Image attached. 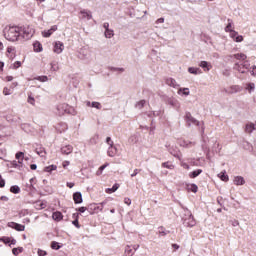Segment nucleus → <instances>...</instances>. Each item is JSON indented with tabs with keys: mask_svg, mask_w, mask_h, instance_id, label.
I'll list each match as a JSON object with an SVG mask.
<instances>
[{
	"mask_svg": "<svg viewBox=\"0 0 256 256\" xmlns=\"http://www.w3.org/2000/svg\"><path fill=\"white\" fill-rule=\"evenodd\" d=\"M3 34L7 41H19L21 37L19 26H6L3 30Z\"/></svg>",
	"mask_w": 256,
	"mask_h": 256,
	"instance_id": "f257e3e1",
	"label": "nucleus"
},
{
	"mask_svg": "<svg viewBox=\"0 0 256 256\" xmlns=\"http://www.w3.org/2000/svg\"><path fill=\"white\" fill-rule=\"evenodd\" d=\"M65 113H67L68 115H75V108L65 103L59 104L56 107V114L61 117L62 115H65Z\"/></svg>",
	"mask_w": 256,
	"mask_h": 256,
	"instance_id": "f03ea898",
	"label": "nucleus"
},
{
	"mask_svg": "<svg viewBox=\"0 0 256 256\" xmlns=\"http://www.w3.org/2000/svg\"><path fill=\"white\" fill-rule=\"evenodd\" d=\"M182 220L183 225L185 227H195L196 225L195 218H193V214H191V211H189V209L187 208H184V216Z\"/></svg>",
	"mask_w": 256,
	"mask_h": 256,
	"instance_id": "7ed1b4c3",
	"label": "nucleus"
},
{
	"mask_svg": "<svg viewBox=\"0 0 256 256\" xmlns=\"http://www.w3.org/2000/svg\"><path fill=\"white\" fill-rule=\"evenodd\" d=\"M19 29H20V37H22V39H25L26 41L31 39V37L35 35V30L31 26H22V27H19Z\"/></svg>",
	"mask_w": 256,
	"mask_h": 256,
	"instance_id": "20e7f679",
	"label": "nucleus"
},
{
	"mask_svg": "<svg viewBox=\"0 0 256 256\" xmlns=\"http://www.w3.org/2000/svg\"><path fill=\"white\" fill-rule=\"evenodd\" d=\"M249 67H250L249 62L244 61L241 64L235 63L233 69H235V71H238L239 73L245 74V73H247L246 69H249Z\"/></svg>",
	"mask_w": 256,
	"mask_h": 256,
	"instance_id": "39448f33",
	"label": "nucleus"
},
{
	"mask_svg": "<svg viewBox=\"0 0 256 256\" xmlns=\"http://www.w3.org/2000/svg\"><path fill=\"white\" fill-rule=\"evenodd\" d=\"M185 121H186L188 127H191V125H197V127H199V125H200L199 121H197V119L193 118V116L190 114V112H186Z\"/></svg>",
	"mask_w": 256,
	"mask_h": 256,
	"instance_id": "423d86ee",
	"label": "nucleus"
},
{
	"mask_svg": "<svg viewBox=\"0 0 256 256\" xmlns=\"http://www.w3.org/2000/svg\"><path fill=\"white\" fill-rule=\"evenodd\" d=\"M7 227L15 229V231H25V225L16 222H8Z\"/></svg>",
	"mask_w": 256,
	"mask_h": 256,
	"instance_id": "0eeeda50",
	"label": "nucleus"
},
{
	"mask_svg": "<svg viewBox=\"0 0 256 256\" xmlns=\"http://www.w3.org/2000/svg\"><path fill=\"white\" fill-rule=\"evenodd\" d=\"M225 92L228 93L229 95H233V93H239L241 92V86L232 85L228 89H226Z\"/></svg>",
	"mask_w": 256,
	"mask_h": 256,
	"instance_id": "6e6552de",
	"label": "nucleus"
},
{
	"mask_svg": "<svg viewBox=\"0 0 256 256\" xmlns=\"http://www.w3.org/2000/svg\"><path fill=\"white\" fill-rule=\"evenodd\" d=\"M63 49H65V46L63 45V42L58 41V42L55 43L54 53H57L59 55V53H63Z\"/></svg>",
	"mask_w": 256,
	"mask_h": 256,
	"instance_id": "1a4fd4ad",
	"label": "nucleus"
},
{
	"mask_svg": "<svg viewBox=\"0 0 256 256\" xmlns=\"http://www.w3.org/2000/svg\"><path fill=\"white\" fill-rule=\"evenodd\" d=\"M73 199H74V203H76V205L83 203V195L81 194V192H75L73 194Z\"/></svg>",
	"mask_w": 256,
	"mask_h": 256,
	"instance_id": "9d476101",
	"label": "nucleus"
},
{
	"mask_svg": "<svg viewBox=\"0 0 256 256\" xmlns=\"http://www.w3.org/2000/svg\"><path fill=\"white\" fill-rule=\"evenodd\" d=\"M73 153V146L71 145H66L61 148V154L62 155H71Z\"/></svg>",
	"mask_w": 256,
	"mask_h": 256,
	"instance_id": "9b49d317",
	"label": "nucleus"
},
{
	"mask_svg": "<svg viewBox=\"0 0 256 256\" xmlns=\"http://www.w3.org/2000/svg\"><path fill=\"white\" fill-rule=\"evenodd\" d=\"M57 31V25L52 26L49 30H44L42 32L43 37H49L50 35H53Z\"/></svg>",
	"mask_w": 256,
	"mask_h": 256,
	"instance_id": "f8f14e48",
	"label": "nucleus"
},
{
	"mask_svg": "<svg viewBox=\"0 0 256 256\" xmlns=\"http://www.w3.org/2000/svg\"><path fill=\"white\" fill-rule=\"evenodd\" d=\"M199 67L204 69V71H211V68L213 66L211 65V63H209L207 61H201L200 64H199Z\"/></svg>",
	"mask_w": 256,
	"mask_h": 256,
	"instance_id": "ddd939ff",
	"label": "nucleus"
},
{
	"mask_svg": "<svg viewBox=\"0 0 256 256\" xmlns=\"http://www.w3.org/2000/svg\"><path fill=\"white\" fill-rule=\"evenodd\" d=\"M80 13L82 15V19H87L88 21H90V19H93V15L91 14V11L82 10L80 11Z\"/></svg>",
	"mask_w": 256,
	"mask_h": 256,
	"instance_id": "4468645a",
	"label": "nucleus"
},
{
	"mask_svg": "<svg viewBox=\"0 0 256 256\" xmlns=\"http://www.w3.org/2000/svg\"><path fill=\"white\" fill-rule=\"evenodd\" d=\"M255 129H256L255 124H253V123L246 124L245 133L251 134V133H253V131H255Z\"/></svg>",
	"mask_w": 256,
	"mask_h": 256,
	"instance_id": "2eb2a0df",
	"label": "nucleus"
},
{
	"mask_svg": "<svg viewBox=\"0 0 256 256\" xmlns=\"http://www.w3.org/2000/svg\"><path fill=\"white\" fill-rule=\"evenodd\" d=\"M245 183V178L243 176H236L234 178V185H243Z\"/></svg>",
	"mask_w": 256,
	"mask_h": 256,
	"instance_id": "dca6fc26",
	"label": "nucleus"
},
{
	"mask_svg": "<svg viewBox=\"0 0 256 256\" xmlns=\"http://www.w3.org/2000/svg\"><path fill=\"white\" fill-rule=\"evenodd\" d=\"M108 156L109 157H115V155H117V148L115 146H110L108 148Z\"/></svg>",
	"mask_w": 256,
	"mask_h": 256,
	"instance_id": "f3484780",
	"label": "nucleus"
},
{
	"mask_svg": "<svg viewBox=\"0 0 256 256\" xmlns=\"http://www.w3.org/2000/svg\"><path fill=\"white\" fill-rule=\"evenodd\" d=\"M33 47L36 53H41V51H43V45H41L38 41L34 42Z\"/></svg>",
	"mask_w": 256,
	"mask_h": 256,
	"instance_id": "a211bd4d",
	"label": "nucleus"
},
{
	"mask_svg": "<svg viewBox=\"0 0 256 256\" xmlns=\"http://www.w3.org/2000/svg\"><path fill=\"white\" fill-rule=\"evenodd\" d=\"M125 256H133L135 255V250H133V248H131V246L127 245L125 247Z\"/></svg>",
	"mask_w": 256,
	"mask_h": 256,
	"instance_id": "6ab92c4d",
	"label": "nucleus"
},
{
	"mask_svg": "<svg viewBox=\"0 0 256 256\" xmlns=\"http://www.w3.org/2000/svg\"><path fill=\"white\" fill-rule=\"evenodd\" d=\"M200 173H203V170L201 169L194 170L193 172L189 173V177L190 179H195L196 177H199Z\"/></svg>",
	"mask_w": 256,
	"mask_h": 256,
	"instance_id": "aec40b11",
	"label": "nucleus"
},
{
	"mask_svg": "<svg viewBox=\"0 0 256 256\" xmlns=\"http://www.w3.org/2000/svg\"><path fill=\"white\" fill-rule=\"evenodd\" d=\"M52 219H54V221H61V219H63V214L59 211L54 212L52 214Z\"/></svg>",
	"mask_w": 256,
	"mask_h": 256,
	"instance_id": "412c9836",
	"label": "nucleus"
},
{
	"mask_svg": "<svg viewBox=\"0 0 256 256\" xmlns=\"http://www.w3.org/2000/svg\"><path fill=\"white\" fill-rule=\"evenodd\" d=\"M104 35H105L106 39H112V37L115 36V33L113 32L112 29H107V30H105Z\"/></svg>",
	"mask_w": 256,
	"mask_h": 256,
	"instance_id": "4be33fe9",
	"label": "nucleus"
},
{
	"mask_svg": "<svg viewBox=\"0 0 256 256\" xmlns=\"http://www.w3.org/2000/svg\"><path fill=\"white\" fill-rule=\"evenodd\" d=\"M119 187H120V185L116 183L112 186V188H107L106 193H108V194L115 193V191H117V189H119Z\"/></svg>",
	"mask_w": 256,
	"mask_h": 256,
	"instance_id": "5701e85b",
	"label": "nucleus"
},
{
	"mask_svg": "<svg viewBox=\"0 0 256 256\" xmlns=\"http://www.w3.org/2000/svg\"><path fill=\"white\" fill-rule=\"evenodd\" d=\"M219 179H221V181H224L225 183H227V181H229V175H226V172H221L220 174H218Z\"/></svg>",
	"mask_w": 256,
	"mask_h": 256,
	"instance_id": "b1692460",
	"label": "nucleus"
},
{
	"mask_svg": "<svg viewBox=\"0 0 256 256\" xmlns=\"http://www.w3.org/2000/svg\"><path fill=\"white\" fill-rule=\"evenodd\" d=\"M10 193H14V195H17V194L21 193V188H19V186H17V185L11 186Z\"/></svg>",
	"mask_w": 256,
	"mask_h": 256,
	"instance_id": "393cba45",
	"label": "nucleus"
},
{
	"mask_svg": "<svg viewBox=\"0 0 256 256\" xmlns=\"http://www.w3.org/2000/svg\"><path fill=\"white\" fill-rule=\"evenodd\" d=\"M234 59H237L238 61H245V59H247V55L243 54V53H239V54H234L233 55Z\"/></svg>",
	"mask_w": 256,
	"mask_h": 256,
	"instance_id": "a878e982",
	"label": "nucleus"
},
{
	"mask_svg": "<svg viewBox=\"0 0 256 256\" xmlns=\"http://www.w3.org/2000/svg\"><path fill=\"white\" fill-rule=\"evenodd\" d=\"M166 84H168L169 87H177V82L173 78H167Z\"/></svg>",
	"mask_w": 256,
	"mask_h": 256,
	"instance_id": "bb28decb",
	"label": "nucleus"
},
{
	"mask_svg": "<svg viewBox=\"0 0 256 256\" xmlns=\"http://www.w3.org/2000/svg\"><path fill=\"white\" fill-rule=\"evenodd\" d=\"M188 73H191L192 75H197L198 73H201V69L195 68V67H189Z\"/></svg>",
	"mask_w": 256,
	"mask_h": 256,
	"instance_id": "cd10ccee",
	"label": "nucleus"
},
{
	"mask_svg": "<svg viewBox=\"0 0 256 256\" xmlns=\"http://www.w3.org/2000/svg\"><path fill=\"white\" fill-rule=\"evenodd\" d=\"M232 27H233V20L228 19V24L225 27L226 33H231V31H233V29H231Z\"/></svg>",
	"mask_w": 256,
	"mask_h": 256,
	"instance_id": "c85d7f7f",
	"label": "nucleus"
},
{
	"mask_svg": "<svg viewBox=\"0 0 256 256\" xmlns=\"http://www.w3.org/2000/svg\"><path fill=\"white\" fill-rule=\"evenodd\" d=\"M56 170H57V165H50L44 168V171L46 173H51L52 171H56Z\"/></svg>",
	"mask_w": 256,
	"mask_h": 256,
	"instance_id": "c756f323",
	"label": "nucleus"
},
{
	"mask_svg": "<svg viewBox=\"0 0 256 256\" xmlns=\"http://www.w3.org/2000/svg\"><path fill=\"white\" fill-rule=\"evenodd\" d=\"M168 105H171L172 107H178L179 102H177V100L175 98H169Z\"/></svg>",
	"mask_w": 256,
	"mask_h": 256,
	"instance_id": "7c9ffc66",
	"label": "nucleus"
},
{
	"mask_svg": "<svg viewBox=\"0 0 256 256\" xmlns=\"http://www.w3.org/2000/svg\"><path fill=\"white\" fill-rule=\"evenodd\" d=\"M246 89L249 93H253V91H255V83L246 84Z\"/></svg>",
	"mask_w": 256,
	"mask_h": 256,
	"instance_id": "2f4dec72",
	"label": "nucleus"
},
{
	"mask_svg": "<svg viewBox=\"0 0 256 256\" xmlns=\"http://www.w3.org/2000/svg\"><path fill=\"white\" fill-rule=\"evenodd\" d=\"M181 93H182V95H185L187 97L190 93L189 88H180L178 90V95H181Z\"/></svg>",
	"mask_w": 256,
	"mask_h": 256,
	"instance_id": "473e14b6",
	"label": "nucleus"
},
{
	"mask_svg": "<svg viewBox=\"0 0 256 256\" xmlns=\"http://www.w3.org/2000/svg\"><path fill=\"white\" fill-rule=\"evenodd\" d=\"M0 241H2L4 245H9L11 243V238L7 236H3V237H0Z\"/></svg>",
	"mask_w": 256,
	"mask_h": 256,
	"instance_id": "72a5a7b5",
	"label": "nucleus"
},
{
	"mask_svg": "<svg viewBox=\"0 0 256 256\" xmlns=\"http://www.w3.org/2000/svg\"><path fill=\"white\" fill-rule=\"evenodd\" d=\"M36 153H37V155H39L40 157H45V154H46L45 148H42V147L36 148Z\"/></svg>",
	"mask_w": 256,
	"mask_h": 256,
	"instance_id": "f704fd0d",
	"label": "nucleus"
},
{
	"mask_svg": "<svg viewBox=\"0 0 256 256\" xmlns=\"http://www.w3.org/2000/svg\"><path fill=\"white\" fill-rule=\"evenodd\" d=\"M51 249H55V251H59V249H61V245H59V242L52 241Z\"/></svg>",
	"mask_w": 256,
	"mask_h": 256,
	"instance_id": "c9c22d12",
	"label": "nucleus"
},
{
	"mask_svg": "<svg viewBox=\"0 0 256 256\" xmlns=\"http://www.w3.org/2000/svg\"><path fill=\"white\" fill-rule=\"evenodd\" d=\"M145 103H147L145 100H140L135 105L136 109H143V107H145Z\"/></svg>",
	"mask_w": 256,
	"mask_h": 256,
	"instance_id": "e433bc0d",
	"label": "nucleus"
},
{
	"mask_svg": "<svg viewBox=\"0 0 256 256\" xmlns=\"http://www.w3.org/2000/svg\"><path fill=\"white\" fill-rule=\"evenodd\" d=\"M12 253L15 256L19 255V253H23V247L13 248Z\"/></svg>",
	"mask_w": 256,
	"mask_h": 256,
	"instance_id": "4c0bfd02",
	"label": "nucleus"
},
{
	"mask_svg": "<svg viewBox=\"0 0 256 256\" xmlns=\"http://www.w3.org/2000/svg\"><path fill=\"white\" fill-rule=\"evenodd\" d=\"M162 167H164L165 169H175V166L169 162L162 163Z\"/></svg>",
	"mask_w": 256,
	"mask_h": 256,
	"instance_id": "58836bf2",
	"label": "nucleus"
},
{
	"mask_svg": "<svg viewBox=\"0 0 256 256\" xmlns=\"http://www.w3.org/2000/svg\"><path fill=\"white\" fill-rule=\"evenodd\" d=\"M188 189H189V191H192V193H197L199 187H197L196 184H192V185H190V187Z\"/></svg>",
	"mask_w": 256,
	"mask_h": 256,
	"instance_id": "ea45409f",
	"label": "nucleus"
},
{
	"mask_svg": "<svg viewBox=\"0 0 256 256\" xmlns=\"http://www.w3.org/2000/svg\"><path fill=\"white\" fill-rule=\"evenodd\" d=\"M3 94L4 95H12L13 94V90H11V88L5 87L3 89Z\"/></svg>",
	"mask_w": 256,
	"mask_h": 256,
	"instance_id": "a19ab883",
	"label": "nucleus"
},
{
	"mask_svg": "<svg viewBox=\"0 0 256 256\" xmlns=\"http://www.w3.org/2000/svg\"><path fill=\"white\" fill-rule=\"evenodd\" d=\"M36 79L37 81H41V83H46V81H49V78L47 76H39Z\"/></svg>",
	"mask_w": 256,
	"mask_h": 256,
	"instance_id": "79ce46f5",
	"label": "nucleus"
},
{
	"mask_svg": "<svg viewBox=\"0 0 256 256\" xmlns=\"http://www.w3.org/2000/svg\"><path fill=\"white\" fill-rule=\"evenodd\" d=\"M91 107H93L94 109H102L101 103L99 102H92Z\"/></svg>",
	"mask_w": 256,
	"mask_h": 256,
	"instance_id": "37998d69",
	"label": "nucleus"
},
{
	"mask_svg": "<svg viewBox=\"0 0 256 256\" xmlns=\"http://www.w3.org/2000/svg\"><path fill=\"white\" fill-rule=\"evenodd\" d=\"M109 70L110 71H119V73L125 72V68L110 67Z\"/></svg>",
	"mask_w": 256,
	"mask_h": 256,
	"instance_id": "c03bdc74",
	"label": "nucleus"
},
{
	"mask_svg": "<svg viewBox=\"0 0 256 256\" xmlns=\"http://www.w3.org/2000/svg\"><path fill=\"white\" fill-rule=\"evenodd\" d=\"M28 103H30V105H35V98L31 95L28 96Z\"/></svg>",
	"mask_w": 256,
	"mask_h": 256,
	"instance_id": "a18cd8bd",
	"label": "nucleus"
},
{
	"mask_svg": "<svg viewBox=\"0 0 256 256\" xmlns=\"http://www.w3.org/2000/svg\"><path fill=\"white\" fill-rule=\"evenodd\" d=\"M72 224L74 225V227H77V229H81V225H79V219H75Z\"/></svg>",
	"mask_w": 256,
	"mask_h": 256,
	"instance_id": "49530a36",
	"label": "nucleus"
},
{
	"mask_svg": "<svg viewBox=\"0 0 256 256\" xmlns=\"http://www.w3.org/2000/svg\"><path fill=\"white\" fill-rule=\"evenodd\" d=\"M230 36L235 40V38L238 36V33L235 30H230Z\"/></svg>",
	"mask_w": 256,
	"mask_h": 256,
	"instance_id": "de8ad7c7",
	"label": "nucleus"
},
{
	"mask_svg": "<svg viewBox=\"0 0 256 256\" xmlns=\"http://www.w3.org/2000/svg\"><path fill=\"white\" fill-rule=\"evenodd\" d=\"M51 70L52 71H58L59 70V66H57L56 63H51Z\"/></svg>",
	"mask_w": 256,
	"mask_h": 256,
	"instance_id": "09e8293b",
	"label": "nucleus"
},
{
	"mask_svg": "<svg viewBox=\"0 0 256 256\" xmlns=\"http://www.w3.org/2000/svg\"><path fill=\"white\" fill-rule=\"evenodd\" d=\"M60 127H62V129L60 130V133H63V131L67 130V124L66 123H60Z\"/></svg>",
	"mask_w": 256,
	"mask_h": 256,
	"instance_id": "8fccbe9b",
	"label": "nucleus"
},
{
	"mask_svg": "<svg viewBox=\"0 0 256 256\" xmlns=\"http://www.w3.org/2000/svg\"><path fill=\"white\" fill-rule=\"evenodd\" d=\"M19 67H21V61H16V62L13 64V69H19Z\"/></svg>",
	"mask_w": 256,
	"mask_h": 256,
	"instance_id": "3c124183",
	"label": "nucleus"
},
{
	"mask_svg": "<svg viewBox=\"0 0 256 256\" xmlns=\"http://www.w3.org/2000/svg\"><path fill=\"white\" fill-rule=\"evenodd\" d=\"M234 41H236V43H241L243 41V36L238 35L236 38H234Z\"/></svg>",
	"mask_w": 256,
	"mask_h": 256,
	"instance_id": "603ef678",
	"label": "nucleus"
},
{
	"mask_svg": "<svg viewBox=\"0 0 256 256\" xmlns=\"http://www.w3.org/2000/svg\"><path fill=\"white\" fill-rule=\"evenodd\" d=\"M76 211H79V213H85V211H87V207H79L78 209H76Z\"/></svg>",
	"mask_w": 256,
	"mask_h": 256,
	"instance_id": "864d4df0",
	"label": "nucleus"
},
{
	"mask_svg": "<svg viewBox=\"0 0 256 256\" xmlns=\"http://www.w3.org/2000/svg\"><path fill=\"white\" fill-rule=\"evenodd\" d=\"M106 143H107L110 147L113 146V140H111V137H107V138H106Z\"/></svg>",
	"mask_w": 256,
	"mask_h": 256,
	"instance_id": "5fc2aeb1",
	"label": "nucleus"
},
{
	"mask_svg": "<svg viewBox=\"0 0 256 256\" xmlns=\"http://www.w3.org/2000/svg\"><path fill=\"white\" fill-rule=\"evenodd\" d=\"M167 233H169V231H165V230H163V228H161V230L159 231V234L161 235V237H165V235H167Z\"/></svg>",
	"mask_w": 256,
	"mask_h": 256,
	"instance_id": "6e6d98bb",
	"label": "nucleus"
},
{
	"mask_svg": "<svg viewBox=\"0 0 256 256\" xmlns=\"http://www.w3.org/2000/svg\"><path fill=\"white\" fill-rule=\"evenodd\" d=\"M25 154L23 153V152H17L16 153V159H21V158H23V156H24Z\"/></svg>",
	"mask_w": 256,
	"mask_h": 256,
	"instance_id": "4d7b16f0",
	"label": "nucleus"
},
{
	"mask_svg": "<svg viewBox=\"0 0 256 256\" xmlns=\"http://www.w3.org/2000/svg\"><path fill=\"white\" fill-rule=\"evenodd\" d=\"M38 255L39 256H45V255H47V252L44 251V250L38 249Z\"/></svg>",
	"mask_w": 256,
	"mask_h": 256,
	"instance_id": "13d9d810",
	"label": "nucleus"
},
{
	"mask_svg": "<svg viewBox=\"0 0 256 256\" xmlns=\"http://www.w3.org/2000/svg\"><path fill=\"white\" fill-rule=\"evenodd\" d=\"M0 187H5V179L0 175Z\"/></svg>",
	"mask_w": 256,
	"mask_h": 256,
	"instance_id": "bf43d9fd",
	"label": "nucleus"
},
{
	"mask_svg": "<svg viewBox=\"0 0 256 256\" xmlns=\"http://www.w3.org/2000/svg\"><path fill=\"white\" fill-rule=\"evenodd\" d=\"M251 75H253V77H256V66L252 67V70L250 71Z\"/></svg>",
	"mask_w": 256,
	"mask_h": 256,
	"instance_id": "052dcab7",
	"label": "nucleus"
},
{
	"mask_svg": "<svg viewBox=\"0 0 256 256\" xmlns=\"http://www.w3.org/2000/svg\"><path fill=\"white\" fill-rule=\"evenodd\" d=\"M181 166H182L184 169H187V170L190 169L189 164H187V163H185V162H182V163H181Z\"/></svg>",
	"mask_w": 256,
	"mask_h": 256,
	"instance_id": "680f3d73",
	"label": "nucleus"
},
{
	"mask_svg": "<svg viewBox=\"0 0 256 256\" xmlns=\"http://www.w3.org/2000/svg\"><path fill=\"white\" fill-rule=\"evenodd\" d=\"M35 181V178H31L30 179V184H28V187L30 188V189H34V187H33V182Z\"/></svg>",
	"mask_w": 256,
	"mask_h": 256,
	"instance_id": "e2e57ef3",
	"label": "nucleus"
},
{
	"mask_svg": "<svg viewBox=\"0 0 256 256\" xmlns=\"http://www.w3.org/2000/svg\"><path fill=\"white\" fill-rule=\"evenodd\" d=\"M139 171H141V170L135 169L134 172L131 174V177H136V175L139 174Z\"/></svg>",
	"mask_w": 256,
	"mask_h": 256,
	"instance_id": "0e129e2a",
	"label": "nucleus"
},
{
	"mask_svg": "<svg viewBox=\"0 0 256 256\" xmlns=\"http://www.w3.org/2000/svg\"><path fill=\"white\" fill-rule=\"evenodd\" d=\"M223 75H224V77H229V75H231V73L229 72V70H224Z\"/></svg>",
	"mask_w": 256,
	"mask_h": 256,
	"instance_id": "69168bd1",
	"label": "nucleus"
},
{
	"mask_svg": "<svg viewBox=\"0 0 256 256\" xmlns=\"http://www.w3.org/2000/svg\"><path fill=\"white\" fill-rule=\"evenodd\" d=\"M124 203H125L126 205H131V200H130L129 198H125V199H124Z\"/></svg>",
	"mask_w": 256,
	"mask_h": 256,
	"instance_id": "338daca9",
	"label": "nucleus"
},
{
	"mask_svg": "<svg viewBox=\"0 0 256 256\" xmlns=\"http://www.w3.org/2000/svg\"><path fill=\"white\" fill-rule=\"evenodd\" d=\"M103 27H104L105 31H107V29H109V22L104 23Z\"/></svg>",
	"mask_w": 256,
	"mask_h": 256,
	"instance_id": "774afa93",
	"label": "nucleus"
}]
</instances>
